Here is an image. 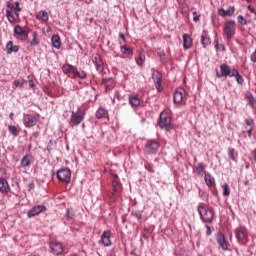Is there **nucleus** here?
Listing matches in <instances>:
<instances>
[{
	"mask_svg": "<svg viewBox=\"0 0 256 256\" xmlns=\"http://www.w3.org/2000/svg\"><path fill=\"white\" fill-rule=\"evenodd\" d=\"M19 1L7 2L6 5V18L9 23H16V21H19V13L23 10L21 7H19Z\"/></svg>",
	"mask_w": 256,
	"mask_h": 256,
	"instance_id": "1",
	"label": "nucleus"
},
{
	"mask_svg": "<svg viewBox=\"0 0 256 256\" xmlns=\"http://www.w3.org/2000/svg\"><path fill=\"white\" fill-rule=\"evenodd\" d=\"M197 211L203 223H213L215 219V210L213 209V207L200 204L197 207Z\"/></svg>",
	"mask_w": 256,
	"mask_h": 256,
	"instance_id": "2",
	"label": "nucleus"
},
{
	"mask_svg": "<svg viewBox=\"0 0 256 256\" xmlns=\"http://www.w3.org/2000/svg\"><path fill=\"white\" fill-rule=\"evenodd\" d=\"M236 33L237 23H235V20H227L226 22H224L223 35L228 43H230V41H233Z\"/></svg>",
	"mask_w": 256,
	"mask_h": 256,
	"instance_id": "3",
	"label": "nucleus"
},
{
	"mask_svg": "<svg viewBox=\"0 0 256 256\" xmlns=\"http://www.w3.org/2000/svg\"><path fill=\"white\" fill-rule=\"evenodd\" d=\"M29 33H31V29L27 27H22L21 25H16L14 27V37L22 43H27L29 39Z\"/></svg>",
	"mask_w": 256,
	"mask_h": 256,
	"instance_id": "4",
	"label": "nucleus"
},
{
	"mask_svg": "<svg viewBox=\"0 0 256 256\" xmlns=\"http://www.w3.org/2000/svg\"><path fill=\"white\" fill-rule=\"evenodd\" d=\"M85 119V111L78 109L77 111H72L69 125L70 127H78V125H81L83 123V120Z\"/></svg>",
	"mask_w": 256,
	"mask_h": 256,
	"instance_id": "5",
	"label": "nucleus"
},
{
	"mask_svg": "<svg viewBox=\"0 0 256 256\" xmlns=\"http://www.w3.org/2000/svg\"><path fill=\"white\" fill-rule=\"evenodd\" d=\"M236 239L241 245H247L249 241V234H247V228L240 226L235 229Z\"/></svg>",
	"mask_w": 256,
	"mask_h": 256,
	"instance_id": "6",
	"label": "nucleus"
},
{
	"mask_svg": "<svg viewBox=\"0 0 256 256\" xmlns=\"http://www.w3.org/2000/svg\"><path fill=\"white\" fill-rule=\"evenodd\" d=\"M39 114H23V124L27 128L35 127L39 123Z\"/></svg>",
	"mask_w": 256,
	"mask_h": 256,
	"instance_id": "7",
	"label": "nucleus"
},
{
	"mask_svg": "<svg viewBox=\"0 0 256 256\" xmlns=\"http://www.w3.org/2000/svg\"><path fill=\"white\" fill-rule=\"evenodd\" d=\"M159 147L161 144L156 140H149L144 148V153L146 155H157V151H159Z\"/></svg>",
	"mask_w": 256,
	"mask_h": 256,
	"instance_id": "8",
	"label": "nucleus"
},
{
	"mask_svg": "<svg viewBox=\"0 0 256 256\" xmlns=\"http://www.w3.org/2000/svg\"><path fill=\"white\" fill-rule=\"evenodd\" d=\"M152 73V79L154 81V85L159 93L163 91V87L161 86V83L163 82V74L159 72V70H156L155 68L151 69Z\"/></svg>",
	"mask_w": 256,
	"mask_h": 256,
	"instance_id": "9",
	"label": "nucleus"
},
{
	"mask_svg": "<svg viewBox=\"0 0 256 256\" xmlns=\"http://www.w3.org/2000/svg\"><path fill=\"white\" fill-rule=\"evenodd\" d=\"M216 241L218 243L219 249H222V251H231L229 247H231V244L229 243V240L225 237V235L221 232L218 233V236L216 237Z\"/></svg>",
	"mask_w": 256,
	"mask_h": 256,
	"instance_id": "10",
	"label": "nucleus"
},
{
	"mask_svg": "<svg viewBox=\"0 0 256 256\" xmlns=\"http://www.w3.org/2000/svg\"><path fill=\"white\" fill-rule=\"evenodd\" d=\"M58 181L62 183H69L71 181V170L67 168L59 169L56 173Z\"/></svg>",
	"mask_w": 256,
	"mask_h": 256,
	"instance_id": "11",
	"label": "nucleus"
},
{
	"mask_svg": "<svg viewBox=\"0 0 256 256\" xmlns=\"http://www.w3.org/2000/svg\"><path fill=\"white\" fill-rule=\"evenodd\" d=\"M49 247H50V253H52V255L59 256L64 251L63 243L56 240L51 241L49 243Z\"/></svg>",
	"mask_w": 256,
	"mask_h": 256,
	"instance_id": "12",
	"label": "nucleus"
},
{
	"mask_svg": "<svg viewBox=\"0 0 256 256\" xmlns=\"http://www.w3.org/2000/svg\"><path fill=\"white\" fill-rule=\"evenodd\" d=\"M158 125L161 129H165V131H171V117L162 112L160 114Z\"/></svg>",
	"mask_w": 256,
	"mask_h": 256,
	"instance_id": "13",
	"label": "nucleus"
},
{
	"mask_svg": "<svg viewBox=\"0 0 256 256\" xmlns=\"http://www.w3.org/2000/svg\"><path fill=\"white\" fill-rule=\"evenodd\" d=\"M46 209L47 207L45 205H36L27 212V218L31 219L32 217L43 213V211H46Z\"/></svg>",
	"mask_w": 256,
	"mask_h": 256,
	"instance_id": "14",
	"label": "nucleus"
},
{
	"mask_svg": "<svg viewBox=\"0 0 256 256\" xmlns=\"http://www.w3.org/2000/svg\"><path fill=\"white\" fill-rule=\"evenodd\" d=\"M185 98V89L178 88L174 92V103H182Z\"/></svg>",
	"mask_w": 256,
	"mask_h": 256,
	"instance_id": "15",
	"label": "nucleus"
},
{
	"mask_svg": "<svg viewBox=\"0 0 256 256\" xmlns=\"http://www.w3.org/2000/svg\"><path fill=\"white\" fill-rule=\"evenodd\" d=\"M235 13V6H230L227 10H224L223 8L218 9V14L220 17H233V14Z\"/></svg>",
	"mask_w": 256,
	"mask_h": 256,
	"instance_id": "16",
	"label": "nucleus"
},
{
	"mask_svg": "<svg viewBox=\"0 0 256 256\" xmlns=\"http://www.w3.org/2000/svg\"><path fill=\"white\" fill-rule=\"evenodd\" d=\"M101 242L104 247H111V231H104L101 235Z\"/></svg>",
	"mask_w": 256,
	"mask_h": 256,
	"instance_id": "17",
	"label": "nucleus"
},
{
	"mask_svg": "<svg viewBox=\"0 0 256 256\" xmlns=\"http://www.w3.org/2000/svg\"><path fill=\"white\" fill-rule=\"evenodd\" d=\"M11 191V186H9V182H7V179L0 178V193H9Z\"/></svg>",
	"mask_w": 256,
	"mask_h": 256,
	"instance_id": "18",
	"label": "nucleus"
},
{
	"mask_svg": "<svg viewBox=\"0 0 256 256\" xmlns=\"http://www.w3.org/2000/svg\"><path fill=\"white\" fill-rule=\"evenodd\" d=\"M231 72V69L229 68V65L227 64H221L220 65V73L221 75H219V72L216 73L217 77H229Z\"/></svg>",
	"mask_w": 256,
	"mask_h": 256,
	"instance_id": "19",
	"label": "nucleus"
},
{
	"mask_svg": "<svg viewBox=\"0 0 256 256\" xmlns=\"http://www.w3.org/2000/svg\"><path fill=\"white\" fill-rule=\"evenodd\" d=\"M6 53L11 55L12 53H19V46L13 45V41H8L6 44Z\"/></svg>",
	"mask_w": 256,
	"mask_h": 256,
	"instance_id": "20",
	"label": "nucleus"
},
{
	"mask_svg": "<svg viewBox=\"0 0 256 256\" xmlns=\"http://www.w3.org/2000/svg\"><path fill=\"white\" fill-rule=\"evenodd\" d=\"M182 39L184 49H191V47H193V39H191L189 34H183Z\"/></svg>",
	"mask_w": 256,
	"mask_h": 256,
	"instance_id": "21",
	"label": "nucleus"
},
{
	"mask_svg": "<svg viewBox=\"0 0 256 256\" xmlns=\"http://www.w3.org/2000/svg\"><path fill=\"white\" fill-rule=\"evenodd\" d=\"M62 72L64 73V75H69V73H73L75 75V73H77V67L71 64H64L62 66Z\"/></svg>",
	"mask_w": 256,
	"mask_h": 256,
	"instance_id": "22",
	"label": "nucleus"
},
{
	"mask_svg": "<svg viewBox=\"0 0 256 256\" xmlns=\"http://www.w3.org/2000/svg\"><path fill=\"white\" fill-rule=\"evenodd\" d=\"M201 44L203 45L204 48L209 47L211 45V38L209 37V34L207 31H203L201 35Z\"/></svg>",
	"mask_w": 256,
	"mask_h": 256,
	"instance_id": "23",
	"label": "nucleus"
},
{
	"mask_svg": "<svg viewBox=\"0 0 256 256\" xmlns=\"http://www.w3.org/2000/svg\"><path fill=\"white\" fill-rule=\"evenodd\" d=\"M36 19L47 23V21H49V13L46 10H40L36 14Z\"/></svg>",
	"mask_w": 256,
	"mask_h": 256,
	"instance_id": "24",
	"label": "nucleus"
},
{
	"mask_svg": "<svg viewBox=\"0 0 256 256\" xmlns=\"http://www.w3.org/2000/svg\"><path fill=\"white\" fill-rule=\"evenodd\" d=\"M204 181L207 187H215V178L209 172L205 173Z\"/></svg>",
	"mask_w": 256,
	"mask_h": 256,
	"instance_id": "25",
	"label": "nucleus"
},
{
	"mask_svg": "<svg viewBox=\"0 0 256 256\" xmlns=\"http://www.w3.org/2000/svg\"><path fill=\"white\" fill-rule=\"evenodd\" d=\"M93 63L95 65V67H96V71L98 73H103V70L105 68L103 66V61L101 60V58L95 57Z\"/></svg>",
	"mask_w": 256,
	"mask_h": 256,
	"instance_id": "26",
	"label": "nucleus"
},
{
	"mask_svg": "<svg viewBox=\"0 0 256 256\" xmlns=\"http://www.w3.org/2000/svg\"><path fill=\"white\" fill-rule=\"evenodd\" d=\"M112 187H113V192L110 194V197H115L119 191H121V184L117 180L112 181Z\"/></svg>",
	"mask_w": 256,
	"mask_h": 256,
	"instance_id": "27",
	"label": "nucleus"
},
{
	"mask_svg": "<svg viewBox=\"0 0 256 256\" xmlns=\"http://www.w3.org/2000/svg\"><path fill=\"white\" fill-rule=\"evenodd\" d=\"M30 47H37L39 45V38L37 32L32 33V40L26 41Z\"/></svg>",
	"mask_w": 256,
	"mask_h": 256,
	"instance_id": "28",
	"label": "nucleus"
},
{
	"mask_svg": "<svg viewBox=\"0 0 256 256\" xmlns=\"http://www.w3.org/2000/svg\"><path fill=\"white\" fill-rule=\"evenodd\" d=\"M20 165L23 169H25V167H29L31 166V155L26 154L20 161Z\"/></svg>",
	"mask_w": 256,
	"mask_h": 256,
	"instance_id": "29",
	"label": "nucleus"
},
{
	"mask_svg": "<svg viewBox=\"0 0 256 256\" xmlns=\"http://www.w3.org/2000/svg\"><path fill=\"white\" fill-rule=\"evenodd\" d=\"M52 45L55 49H61V38L59 35H53L51 38Z\"/></svg>",
	"mask_w": 256,
	"mask_h": 256,
	"instance_id": "30",
	"label": "nucleus"
},
{
	"mask_svg": "<svg viewBox=\"0 0 256 256\" xmlns=\"http://www.w3.org/2000/svg\"><path fill=\"white\" fill-rule=\"evenodd\" d=\"M205 171V166L203 164L198 163L196 166L193 168V173L194 175H203V172Z\"/></svg>",
	"mask_w": 256,
	"mask_h": 256,
	"instance_id": "31",
	"label": "nucleus"
},
{
	"mask_svg": "<svg viewBox=\"0 0 256 256\" xmlns=\"http://www.w3.org/2000/svg\"><path fill=\"white\" fill-rule=\"evenodd\" d=\"M120 51L123 53V55H126V57H133V50L127 45L121 46Z\"/></svg>",
	"mask_w": 256,
	"mask_h": 256,
	"instance_id": "32",
	"label": "nucleus"
},
{
	"mask_svg": "<svg viewBox=\"0 0 256 256\" xmlns=\"http://www.w3.org/2000/svg\"><path fill=\"white\" fill-rule=\"evenodd\" d=\"M106 113H107V110L105 108L99 107L95 113V117L96 119H103Z\"/></svg>",
	"mask_w": 256,
	"mask_h": 256,
	"instance_id": "33",
	"label": "nucleus"
},
{
	"mask_svg": "<svg viewBox=\"0 0 256 256\" xmlns=\"http://www.w3.org/2000/svg\"><path fill=\"white\" fill-rule=\"evenodd\" d=\"M141 100H139V98L137 96H129V104L132 107H138V105H140Z\"/></svg>",
	"mask_w": 256,
	"mask_h": 256,
	"instance_id": "34",
	"label": "nucleus"
},
{
	"mask_svg": "<svg viewBox=\"0 0 256 256\" xmlns=\"http://www.w3.org/2000/svg\"><path fill=\"white\" fill-rule=\"evenodd\" d=\"M157 55L160 57L161 63H167V54L164 50L158 49Z\"/></svg>",
	"mask_w": 256,
	"mask_h": 256,
	"instance_id": "35",
	"label": "nucleus"
},
{
	"mask_svg": "<svg viewBox=\"0 0 256 256\" xmlns=\"http://www.w3.org/2000/svg\"><path fill=\"white\" fill-rule=\"evenodd\" d=\"M8 131L14 137H17L19 135V130L17 129V126H15V125H9Z\"/></svg>",
	"mask_w": 256,
	"mask_h": 256,
	"instance_id": "36",
	"label": "nucleus"
},
{
	"mask_svg": "<svg viewBox=\"0 0 256 256\" xmlns=\"http://www.w3.org/2000/svg\"><path fill=\"white\" fill-rule=\"evenodd\" d=\"M223 189V197H229V195H231V188H229L228 184H224L222 186Z\"/></svg>",
	"mask_w": 256,
	"mask_h": 256,
	"instance_id": "37",
	"label": "nucleus"
},
{
	"mask_svg": "<svg viewBox=\"0 0 256 256\" xmlns=\"http://www.w3.org/2000/svg\"><path fill=\"white\" fill-rule=\"evenodd\" d=\"M75 77H78V79H87V73L85 71L79 72L76 68V72H74Z\"/></svg>",
	"mask_w": 256,
	"mask_h": 256,
	"instance_id": "38",
	"label": "nucleus"
},
{
	"mask_svg": "<svg viewBox=\"0 0 256 256\" xmlns=\"http://www.w3.org/2000/svg\"><path fill=\"white\" fill-rule=\"evenodd\" d=\"M136 63H137V65H139V67H143V63H145V55L140 53L136 60Z\"/></svg>",
	"mask_w": 256,
	"mask_h": 256,
	"instance_id": "39",
	"label": "nucleus"
},
{
	"mask_svg": "<svg viewBox=\"0 0 256 256\" xmlns=\"http://www.w3.org/2000/svg\"><path fill=\"white\" fill-rule=\"evenodd\" d=\"M248 102H249V105H251V107L253 109H256V100H255V97H253V95H249L248 96Z\"/></svg>",
	"mask_w": 256,
	"mask_h": 256,
	"instance_id": "40",
	"label": "nucleus"
},
{
	"mask_svg": "<svg viewBox=\"0 0 256 256\" xmlns=\"http://www.w3.org/2000/svg\"><path fill=\"white\" fill-rule=\"evenodd\" d=\"M228 157L232 161H236L234 148H231V147L228 148Z\"/></svg>",
	"mask_w": 256,
	"mask_h": 256,
	"instance_id": "41",
	"label": "nucleus"
},
{
	"mask_svg": "<svg viewBox=\"0 0 256 256\" xmlns=\"http://www.w3.org/2000/svg\"><path fill=\"white\" fill-rule=\"evenodd\" d=\"M237 22L239 23V25H247V19H245V17H243V15H239L237 17Z\"/></svg>",
	"mask_w": 256,
	"mask_h": 256,
	"instance_id": "42",
	"label": "nucleus"
},
{
	"mask_svg": "<svg viewBox=\"0 0 256 256\" xmlns=\"http://www.w3.org/2000/svg\"><path fill=\"white\" fill-rule=\"evenodd\" d=\"M215 49L216 51H226L225 45L219 44L218 41L215 42Z\"/></svg>",
	"mask_w": 256,
	"mask_h": 256,
	"instance_id": "43",
	"label": "nucleus"
},
{
	"mask_svg": "<svg viewBox=\"0 0 256 256\" xmlns=\"http://www.w3.org/2000/svg\"><path fill=\"white\" fill-rule=\"evenodd\" d=\"M235 79H236V81H237V83H238L239 85H243V82L245 81V80L243 79V76H241L240 74H238V75L235 77Z\"/></svg>",
	"mask_w": 256,
	"mask_h": 256,
	"instance_id": "44",
	"label": "nucleus"
},
{
	"mask_svg": "<svg viewBox=\"0 0 256 256\" xmlns=\"http://www.w3.org/2000/svg\"><path fill=\"white\" fill-rule=\"evenodd\" d=\"M46 150L48 151V153H51V151H53V140H50L48 142Z\"/></svg>",
	"mask_w": 256,
	"mask_h": 256,
	"instance_id": "45",
	"label": "nucleus"
},
{
	"mask_svg": "<svg viewBox=\"0 0 256 256\" xmlns=\"http://www.w3.org/2000/svg\"><path fill=\"white\" fill-rule=\"evenodd\" d=\"M239 74V71L236 69L230 70V74H228V77H236Z\"/></svg>",
	"mask_w": 256,
	"mask_h": 256,
	"instance_id": "46",
	"label": "nucleus"
},
{
	"mask_svg": "<svg viewBox=\"0 0 256 256\" xmlns=\"http://www.w3.org/2000/svg\"><path fill=\"white\" fill-rule=\"evenodd\" d=\"M133 217H136V219H142L143 215L139 211L132 212Z\"/></svg>",
	"mask_w": 256,
	"mask_h": 256,
	"instance_id": "47",
	"label": "nucleus"
},
{
	"mask_svg": "<svg viewBox=\"0 0 256 256\" xmlns=\"http://www.w3.org/2000/svg\"><path fill=\"white\" fill-rule=\"evenodd\" d=\"M200 197L203 199V201H208L209 199V194H207V192H202L200 194Z\"/></svg>",
	"mask_w": 256,
	"mask_h": 256,
	"instance_id": "48",
	"label": "nucleus"
},
{
	"mask_svg": "<svg viewBox=\"0 0 256 256\" xmlns=\"http://www.w3.org/2000/svg\"><path fill=\"white\" fill-rule=\"evenodd\" d=\"M250 60L252 61V63H256V49H255V51L251 54Z\"/></svg>",
	"mask_w": 256,
	"mask_h": 256,
	"instance_id": "49",
	"label": "nucleus"
},
{
	"mask_svg": "<svg viewBox=\"0 0 256 256\" xmlns=\"http://www.w3.org/2000/svg\"><path fill=\"white\" fill-rule=\"evenodd\" d=\"M205 228H206V235H207V237H210V235H211V226H209V225H205Z\"/></svg>",
	"mask_w": 256,
	"mask_h": 256,
	"instance_id": "50",
	"label": "nucleus"
},
{
	"mask_svg": "<svg viewBox=\"0 0 256 256\" xmlns=\"http://www.w3.org/2000/svg\"><path fill=\"white\" fill-rule=\"evenodd\" d=\"M246 125H253L254 121L251 118L245 120Z\"/></svg>",
	"mask_w": 256,
	"mask_h": 256,
	"instance_id": "51",
	"label": "nucleus"
},
{
	"mask_svg": "<svg viewBox=\"0 0 256 256\" xmlns=\"http://www.w3.org/2000/svg\"><path fill=\"white\" fill-rule=\"evenodd\" d=\"M247 9L250 11V13H256L255 8H253L251 5H248Z\"/></svg>",
	"mask_w": 256,
	"mask_h": 256,
	"instance_id": "52",
	"label": "nucleus"
},
{
	"mask_svg": "<svg viewBox=\"0 0 256 256\" xmlns=\"http://www.w3.org/2000/svg\"><path fill=\"white\" fill-rule=\"evenodd\" d=\"M21 85V82L19 81V80H15L14 82H13V86L14 87H19Z\"/></svg>",
	"mask_w": 256,
	"mask_h": 256,
	"instance_id": "53",
	"label": "nucleus"
},
{
	"mask_svg": "<svg viewBox=\"0 0 256 256\" xmlns=\"http://www.w3.org/2000/svg\"><path fill=\"white\" fill-rule=\"evenodd\" d=\"M33 87H35V83L33 82V80H29V88L33 89Z\"/></svg>",
	"mask_w": 256,
	"mask_h": 256,
	"instance_id": "54",
	"label": "nucleus"
},
{
	"mask_svg": "<svg viewBox=\"0 0 256 256\" xmlns=\"http://www.w3.org/2000/svg\"><path fill=\"white\" fill-rule=\"evenodd\" d=\"M119 38L122 39L124 42L127 41V38H125V34L120 33Z\"/></svg>",
	"mask_w": 256,
	"mask_h": 256,
	"instance_id": "55",
	"label": "nucleus"
},
{
	"mask_svg": "<svg viewBox=\"0 0 256 256\" xmlns=\"http://www.w3.org/2000/svg\"><path fill=\"white\" fill-rule=\"evenodd\" d=\"M28 189H29V191L35 189V184H34V183H30V184L28 185Z\"/></svg>",
	"mask_w": 256,
	"mask_h": 256,
	"instance_id": "56",
	"label": "nucleus"
},
{
	"mask_svg": "<svg viewBox=\"0 0 256 256\" xmlns=\"http://www.w3.org/2000/svg\"><path fill=\"white\" fill-rule=\"evenodd\" d=\"M247 133H248V136L251 137V135H252V133H253V129H251V128L248 129V130H247Z\"/></svg>",
	"mask_w": 256,
	"mask_h": 256,
	"instance_id": "57",
	"label": "nucleus"
},
{
	"mask_svg": "<svg viewBox=\"0 0 256 256\" xmlns=\"http://www.w3.org/2000/svg\"><path fill=\"white\" fill-rule=\"evenodd\" d=\"M66 216L68 219H71V212H69V210L66 211Z\"/></svg>",
	"mask_w": 256,
	"mask_h": 256,
	"instance_id": "58",
	"label": "nucleus"
},
{
	"mask_svg": "<svg viewBox=\"0 0 256 256\" xmlns=\"http://www.w3.org/2000/svg\"><path fill=\"white\" fill-rule=\"evenodd\" d=\"M193 21L197 22L199 21V15L193 17Z\"/></svg>",
	"mask_w": 256,
	"mask_h": 256,
	"instance_id": "59",
	"label": "nucleus"
},
{
	"mask_svg": "<svg viewBox=\"0 0 256 256\" xmlns=\"http://www.w3.org/2000/svg\"><path fill=\"white\" fill-rule=\"evenodd\" d=\"M112 177L117 181V179H119V175L117 174H112Z\"/></svg>",
	"mask_w": 256,
	"mask_h": 256,
	"instance_id": "60",
	"label": "nucleus"
},
{
	"mask_svg": "<svg viewBox=\"0 0 256 256\" xmlns=\"http://www.w3.org/2000/svg\"><path fill=\"white\" fill-rule=\"evenodd\" d=\"M146 169H147V171H149L150 173H154V171H153V169H151V167H147V166H146Z\"/></svg>",
	"mask_w": 256,
	"mask_h": 256,
	"instance_id": "61",
	"label": "nucleus"
},
{
	"mask_svg": "<svg viewBox=\"0 0 256 256\" xmlns=\"http://www.w3.org/2000/svg\"><path fill=\"white\" fill-rule=\"evenodd\" d=\"M14 115H15V114H14L13 112H11V113L9 114V117H10L11 120H13Z\"/></svg>",
	"mask_w": 256,
	"mask_h": 256,
	"instance_id": "62",
	"label": "nucleus"
},
{
	"mask_svg": "<svg viewBox=\"0 0 256 256\" xmlns=\"http://www.w3.org/2000/svg\"><path fill=\"white\" fill-rule=\"evenodd\" d=\"M33 137H39V132H34Z\"/></svg>",
	"mask_w": 256,
	"mask_h": 256,
	"instance_id": "63",
	"label": "nucleus"
},
{
	"mask_svg": "<svg viewBox=\"0 0 256 256\" xmlns=\"http://www.w3.org/2000/svg\"><path fill=\"white\" fill-rule=\"evenodd\" d=\"M252 0H246L247 3H251Z\"/></svg>",
	"mask_w": 256,
	"mask_h": 256,
	"instance_id": "64",
	"label": "nucleus"
}]
</instances>
